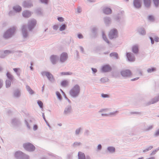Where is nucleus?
I'll use <instances>...</instances> for the list:
<instances>
[{"instance_id":"nucleus-37","label":"nucleus","mask_w":159,"mask_h":159,"mask_svg":"<svg viewBox=\"0 0 159 159\" xmlns=\"http://www.w3.org/2000/svg\"><path fill=\"white\" fill-rule=\"evenodd\" d=\"M72 74L71 72H63L61 73V75H70Z\"/></svg>"},{"instance_id":"nucleus-8","label":"nucleus","mask_w":159,"mask_h":159,"mask_svg":"<svg viewBox=\"0 0 159 159\" xmlns=\"http://www.w3.org/2000/svg\"><path fill=\"white\" fill-rule=\"evenodd\" d=\"M7 75L8 78L10 80H7L6 82V88L10 87L11 85V81L13 79V77L9 73L7 72Z\"/></svg>"},{"instance_id":"nucleus-19","label":"nucleus","mask_w":159,"mask_h":159,"mask_svg":"<svg viewBox=\"0 0 159 159\" xmlns=\"http://www.w3.org/2000/svg\"><path fill=\"white\" fill-rule=\"evenodd\" d=\"M103 12L105 14H108L111 13V9L108 7H104L103 10Z\"/></svg>"},{"instance_id":"nucleus-62","label":"nucleus","mask_w":159,"mask_h":159,"mask_svg":"<svg viewBox=\"0 0 159 159\" xmlns=\"http://www.w3.org/2000/svg\"><path fill=\"white\" fill-rule=\"evenodd\" d=\"M155 135L156 136H158L159 135V129L156 132L155 134Z\"/></svg>"},{"instance_id":"nucleus-18","label":"nucleus","mask_w":159,"mask_h":159,"mask_svg":"<svg viewBox=\"0 0 159 159\" xmlns=\"http://www.w3.org/2000/svg\"><path fill=\"white\" fill-rule=\"evenodd\" d=\"M102 72H107L110 71L111 70V68L109 65H106L102 67Z\"/></svg>"},{"instance_id":"nucleus-7","label":"nucleus","mask_w":159,"mask_h":159,"mask_svg":"<svg viewBox=\"0 0 159 159\" xmlns=\"http://www.w3.org/2000/svg\"><path fill=\"white\" fill-rule=\"evenodd\" d=\"M36 24V21L34 19H32L29 20L28 23V28L30 30H31L35 26Z\"/></svg>"},{"instance_id":"nucleus-15","label":"nucleus","mask_w":159,"mask_h":159,"mask_svg":"<svg viewBox=\"0 0 159 159\" xmlns=\"http://www.w3.org/2000/svg\"><path fill=\"white\" fill-rule=\"evenodd\" d=\"M58 59L59 57L56 55H52L50 57V60L53 64H56Z\"/></svg>"},{"instance_id":"nucleus-51","label":"nucleus","mask_w":159,"mask_h":159,"mask_svg":"<svg viewBox=\"0 0 159 159\" xmlns=\"http://www.w3.org/2000/svg\"><path fill=\"white\" fill-rule=\"evenodd\" d=\"M25 122L28 128L29 129H30L31 127L29 125V122H28L26 120H25Z\"/></svg>"},{"instance_id":"nucleus-31","label":"nucleus","mask_w":159,"mask_h":159,"mask_svg":"<svg viewBox=\"0 0 159 159\" xmlns=\"http://www.w3.org/2000/svg\"><path fill=\"white\" fill-rule=\"evenodd\" d=\"M158 101H159V96L155 98L154 99H153L152 102H151L150 104H153Z\"/></svg>"},{"instance_id":"nucleus-63","label":"nucleus","mask_w":159,"mask_h":159,"mask_svg":"<svg viewBox=\"0 0 159 159\" xmlns=\"http://www.w3.org/2000/svg\"><path fill=\"white\" fill-rule=\"evenodd\" d=\"M102 148V146L101 144H99L98 146V150H100Z\"/></svg>"},{"instance_id":"nucleus-24","label":"nucleus","mask_w":159,"mask_h":159,"mask_svg":"<svg viewBox=\"0 0 159 159\" xmlns=\"http://www.w3.org/2000/svg\"><path fill=\"white\" fill-rule=\"evenodd\" d=\"M20 92L19 89L16 90L14 92V96L15 97H18L20 95Z\"/></svg>"},{"instance_id":"nucleus-11","label":"nucleus","mask_w":159,"mask_h":159,"mask_svg":"<svg viewBox=\"0 0 159 159\" xmlns=\"http://www.w3.org/2000/svg\"><path fill=\"white\" fill-rule=\"evenodd\" d=\"M121 75L125 77H130L132 75V73L129 70H122L121 72Z\"/></svg>"},{"instance_id":"nucleus-59","label":"nucleus","mask_w":159,"mask_h":159,"mask_svg":"<svg viewBox=\"0 0 159 159\" xmlns=\"http://www.w3.org/2000/svg\"><path fill=\"white\" fill-rule=\"evenodd\" d=\"M38 129V126L36 125H34L33 127V129L34 130H36Z\"/></svg>"},{"instance_id":"nucleus-55","label":"nucleus","mask_w":159,"mask_h":159,"mask_svg":"<svg viewBox=\"0 0 159 159\" xmlns=\"http://www.w3.org/2000/svg\"><path fill=\"white\" fill-rule=\"evenodd\" d=\"M53 29L55 30H57L58 28V26L57 25H55L53 26Z\"/></svg>"},{"instance_id":"nucleus-57","label":"nucleus","mask_w":159,"mask_h":159,"mask_svg":"<svg viewBox=\"0 0 159 159\" xmlns=\"http://www.w3.org/2000/svg\"><path fill=\"white\" fill-rule=\"evenodd\" d=\"M80 144V143H78V142H75V143H74V145L75 146H76L77 145H79Z\"/></svg>"},{"instance_id":"nucleus-52","label":"nucleus","mask_w":159,"mask_h":159,"mask_svg":"<svg viewBox=\"0 0 159 159\" xmlns=\"http://www.w3.org/2000/svg\"><path fill=\"white\" fill-rule=\"evenodd\" d=\"M78 37L80 39H82L83 38V35L80 34H78Z\"/></svg>"},{"instance_id":"nucleus-40","label":"nucleus","mask_w":159,"mask_h":159,"mask_svg":"<svg viewBox=\"0 0 159 159\" xmlns=\"http://www.w3.org/2000/svg\"><path fill=\"white\" fill-rule=\"evenodd\" d=\"M56 93V95H57L58 98H59V100H61L62 98V97H61V96L60 93L59 92H57Z\"/></svg>"},{"instance_id":"nucleus-5","label":"nucleus","mask_w":159,"mask_h":159,"mask_svg":"<svg viewBox=\"0 0 159 159\" xmlns=\"http://www.w3.org/2000/svg\"><path fill=\"white\" fill-rule=\"evenodd\" d=\"M23 147L25 150L29 151H33L35 149V147L30 143L24 144Z\"/></svg>"},{"instance_id":"nucleus-3","label":"nucleus","mask_w":159,"mask_h":159,"mask_svg":"<svg viewBox=\"0 0 159 159\" xmlns=\"http://www.w3.org/2000/svg\"><path fill=\"white\" fill-rule=\"evenodd\" d=\"M109 111V110L108 109H102L101 110L99 111V112H103L104 113H102V116H108L111 115H115L117 114L118 111H116L114 112H110L109 113H106V112H108Z\"/></svg>"},{"instance_id":"nucleus-49","label":"nucleus","mask_w":159,"mask_h":159,"mask_svg":"<svg viewBox=\"0 0 159 159\" xmlns=\"http://www.w3.org/2000/svg\"><path fill=\"white\" fill-rule=\"evenodd\" d=\"M101 96L102 97L104 98L109 97V96L108 95L106 94H101Z\"/></svg>"},{"instance_id":"nucleus-46","label":"nucleus","mask_w":159,"mask_h":159,"mask_svg":"<svg viewBox=\"0 0 159 159\" xmlns=\"http://www.w3.org/2000/svg\"><path fill=\"white\" fill-rule=\"evenodd\" d=\"M57 20L61 22H62L64 21V19L63 17H58L57 18Z\"/></svg>"},{"instance_id":"nucleus-54","label":"nucleus","mask_w":159,"mask_h":159,"mask_svg":"<svg viewBox=\"0 0 159 159\" xmlns=\"http://www.w3.org/2000/svg\"><path fill=\"white\" fill-rule=\"evenodd\" d=\"M96 30H97V29L95 27H93L92 29V32L93 33H95V32H96Z\"/></svg>"},{"instance_id":"nucleus-9","label":"nucleus","mask_w":159,"mask_h":159,"mask_svg":"<svg viewBox=\"0 0 159 159\" xmlns=\"http://www.w3.org/2000/svg\"><path fill=\"white\" fill-rule=\"evenodd\" d=\"M110 39L116 38L118 36V33L117 30L115 29L112 30L110 31L109 34Z\"/></svg>"},{"instance_id":"nucleus-53","label":"nucleus","mask_w":159,"mask_h":159,"mask_svg":"<svg viewBox=\"0 0 159 159\" xmlns=\"http://www.w3.org/2000/svg\"><path fill=\"white\" fill-rule=\"evenodd\" d=\"M81 129V128H79L77 129L76 130V134H78L79 133Z\"/></svg>"},{"instance_id":"nucleus-14","label":"nucleus","mask_w":159,"mask_h":159,"mask_svg":"<svg viewBox=\"0 0 159 159\" xmlns=\"http://www.w3.org/2000/svg\"><path fill=\"white\" fill-rule=\"evenodd\" d=\"M68 55L67 53L63 52L62 53L60 57V60L61 62H64L67 59Z\"/></svg>"},{"instance_id":"nucleus-17","label":"nucleus","mask_w":159,"mask_h":159,"mask_svg":"<svg viewBox=\"0 0 159 159\" xmlns=\"http://www.w3.org/2000/svg\"><path fill=\"white\" fill-rule=\"evenodd\" d=\"M32 3L30 1H25L23 4V6L25 7H30L32 6Z\"/></svg>"},{"instance_id":"nucleus-45","label":"nucleus","mask_w":159,"mask_h":159,"mask_svg":"<svg viewBox=\"0 0 159 159\" xmlns=\"http://www.w3.org/2000/svg\"><path fill=\"white\" fill-rule=\"evenodd\" d=\"M148 19L150 21H152L154 20V17L152 16H149Z\"/></svg>"},{"instance_id":"nucleus-23","label":"nucleus","mask_w":159,"mask_h":159,"mask_svg":"<svg viewBox=\"0 0 159 159\" xmlns=\"http://www.w3.org/2000/svg\"><path fill=\"white\" fill-rule=\"evenodd\" d=\"M13 9L16 12H19L21 11V8L20 6L16 5L13 7Z\"/></svg>"},{"instance_id":"nucleus-35","label":"nucleus","mask_w":159,"mask_h":159,"mask_svg":"<svg viewBox=\"0 0 159 159\" xmlns=\"http://www.w3.org/2000/svg\"><path fill=\"white\" fill-rule=\"evenodd\" d=\"M153 1L156 7L159 6V0H153Z\"/></svg>"},{"instance_id":"nucleus-58","label":"nucleus","mask_w":159,"mask_h":159,"mask_svg":"<svg viewBox=\"0 0 159 159\" xmlns=\"http://www.w3.org/2000/svg\"><path fill=\"white\" fill-rule=\"evenodd\" d=\"M159 149H157V150H155L153 151L152 152V153H151V155H152L156 153V152L157 151H158V150Z\"/></svg>"},{"instance_id":"nucleus-39","label":"nucleus","mask_w":159,"mask_h":159,"mask_svg":"<svg viewBox=\"0 0 159 159\" xmlns=\"http://www.w3.org/2000/svg\"><path fill=\"white\" fill-rule=\"evenodd\" d=\"M156 70V69L155 68H151L148 69L147 71L149 73H151L152 72L155 71Z\"/></svg>"},{"instance_id":"nucleus-4","label":"nucleus","mask_w":159,"mask_h":159,"mask_svg":"<svg viewBox=\"0 0 159 159\" xmlns=\"http://www.w3.org/2000/svg\"><path fill=\"white\" fill-rule=\"evenodd\" d=\"M15 156L18 159H29V156L21 152L18 151L16 152Z\"/></svg>"},{"instance_id":"nucleus-60","label":"nucleus","mask_w":159,"mask_h":159,"mask_svg":"<svg viewBox=\"0 0 159 159\" xmlns=\"http://www.w3.org/2000/svg\"><path fill=\"white\" fill-rule=\"evenodd\" d=\"M2 85H3L2 80H0V89L2 87Z\"/></svg>"},{"instance_id":"nucleus-30","label":"nucleus","mask_w":159,"mask_h":159,"mask_svg":"<svg viewBox=\"0 0 159 159\" xmlns=\"http://www.w3.org/2000/svg\"><path fill=\"white\" fill-rule=\"evenodd\" d=\"M11 52L9 50H6L4 52V54H5V55L3 56V55H1L0 57L1 58H4V57L6 56L7 54L11 53Z\"/></svg>"},{"instance_id":"nucleus-22","label":"nucleus","mask_w":159,"mask_h":159,"mask_svg":"<svg viewBox=\"0 0 159 159\" xmlns=\"http://www.w3.org/2000/svg\"><path fill=\"white\" fill-rule=\"evenodd\" d=\"M145 6L147 7H149L151 5V0H143Z\"/></svg>"},{"instance_id":"nucleus-42","label":"nucleus","mask_w":159,"mask_h":159,"mask_svg":"<svg viewBox=\"0 0 159 159\" xmlns=\"http://www.w3.org/2000/svg\"><path fill=\"white\" fill-rule=\"evenodd\" d=\"M38 103L40 107L42 109H43V103L42 102L40 101H39L38 102Z\"/></svg>"},{"instance_id":"nucleus-6","label":"nucleus","mask_w":159,"mask_h":159,"mask_svg":"<svg viewBox=\"0 0 159 159\" xmlns=\"http://www.w3.org/2000/svg\"><path fill=\"white\" fill-rule=\"evenodd\" d=\"M43 76H46L48 79L52 82H54L55 80L53 75L49 72L47 71H43L42 72Z\"/></svg>"},{"instance_id":"nucleus-1","label":"nucleus","mask_w":159,"mask_h":159,"mask_svg":"<svg viewBox=\"0 0 159 159\" xmlns=\"http://www.w3.org/2000/svg\"><path fill=\"white\" fill-rule=\"evenodd\" d=\"M80 92V87L78 84L74 85L70 91V95L73 97H76L79 95Z\"/></svg>"},{"instance_id":"nucleus-28","label":"nucleus","mask_w":159,"mask_h":159,"mask_svg":"<svg viewBox=\"0 0 159 159\" xmlns=\"http://www.w3.org/2000/svg\"><path fill=\"white\" fill-rule=\"evenodd\" d=\"M69 84V82L67 80L62 81L61 83V85L63 87H66Z\"/></svg>"},{"instance_id":"nucleus-26","label":"nucleus","mask_w":159,"mask_h":159,"mask_svg":"<svg viewBox=\"0 0 159 159\" xmlns=\"http://www.w3.org/2000/svg\"><path fill=\"white\" fill-rule=\"evenodd\" d=\"M133 52L134 53H137L138 51V47L137 45H135L133 46L132 48Z\"/></svg>"},{"instance_id":"nucleus-61","label":"nucleus","mask_w":159,"mask_h":159,"mask_svg":"<svg viewBox=\"0 0 159 159\" xmlns=\"http://www.w3.org/2000/svg\"><path fill=\"white\" fill-rule=\"evenodd\" d=\"M154 40L157 42H158L159 41V38L157 37H155L154 38Z\"/></svg>"},{"instance_id":"nucleus-27","label":"nucleus","mask_w":159,"mask_h":159,"mask_svg":"<svg viewBox=\"0 0 159 159\" xmlns=\"http://www.w3.org/2000/svg\"><path fill=\"white\" fill-rule=\"evenodd\" d=\"M107 150L111 153H113L115 152V148L113 147H108Z\"/></svg>"},{"instance_id":"nucleus-36","label":"nucleus","mask_w":159,"mask_h":159,"mask_svg":"<svg viewBox=\"0 0 159 159\" xmlns=\"http://www.w3.org/2000/svg\"><path fill=\"white\" fill-rule=\"evenodd\" d=\"M66 27V25L65 24L63 25L60 28L59 30L61 31H62L65 30Z\"/></svg>"},{"instance_id":"nucleus-41","label":"nucleus","mask_w":159,"mask_h":159,"mask_svg":"<svg viewBox=\"0 0 159 159\" xmlns=\"http://www.w3.org/2000/svg\"><path fill=\"white\" fill-rule=\"evenodd\" d=\"M108 79L106 78H103L101 79V81L102 83H105L108 81Z\"/></svg>"},{"instance_id":"nucleus-47","label":"nucleus","mask_w":159,"mask_h":159,"mask_svg":"<svg viewBox=\"0 0 159 159\" xmlns=\"http://www.w3.org/2000/svg\"><path fill=\"white\" fill-rule=\"evenodd\" d=\"M41 2L44 3L45 4H47L48 3V0H40Z\"/></svg>"},{"instance_id":"nucleus-29","label":"nucleus","mask_w":159,"mask_h":159,"mask_svg":"<svg viewBox=\"0 0 159 159\" xmlns=\"http://www.w3.org/2000/svg\"><path fill=\"white\" fill-rule=\"evenodd\" d=\"M26 88L30 94H32L34 93V91L31 89L30 87L28 86H26Z\"/></svg>"},{"instance_id":"nucleus-21","label":"nucleus","mask_w":159,"mask_h":159,"mask_svg":"<svg viewBox=\"0 0 159 159\" xmlns=\"http://www.w3.org/2000/svg\"><path fill=\"white\" fill-rule=\"evenodd\" d=\"M79 159H85V156L84 153L79 152L78 153ZM86 159H90L89 157H87Z\"/></svg>"},{"instance_id":"nucleus-50","label":"nucleus","mask_w":159,"mask_h":159,"mask_svg":"<svg viewBox=\"0 0 159 159\" xmlns=\"http://www.w3.org/2000/svg\"><path fill=\"white\" fill-rule=\"evenodd\" d=\"M15 14V12L13 11H11L9 13V15L10 16H12Z\"/></svg>"},{"instance_id":"nucleus-33","label":"nucleus","mask_w":159,"mask_h":159,"mask_svg":"<svg viewBox=\"0 0 159 159\" xmlns=\"http://www.w3.org/2000/svg\"><path fill=\"white\" fill-rule=\"evenodd\" d=\"M104 21L106 24H108L111 22L110 19L109 17H106L104 18Z\"/></svg>"},{"instance_id":"nucleus-44","label":"nucleus","mask_w":159,"mask_h":159,"mask_svg":"<svg viewBox=\"0 0 159 159\" xmlns=\"http://www.w3.org/2000/svg\"><path fill=\"white\" fill-rule=\"evenodd\" d=\"M76 10L77 13H80L82 11L81 8L80 7H77L76 9Z\"/></svg>"},{"instance_id":"nucleus-56","label":"nucleus","mask_w":159,"mask_h":159,"mask_svg":"<svg viewBox=\"0 0 159 159\" xmlns=\"http://www.w3.org/2000/svg\"><path fill=\"white\" fill-rule=\"evenodd\" d=\"M153 127V126L152 125H150L149 126L148 128L144 130H148L151 129H152Z\"/></svg>"},{"instance_id":"nucleus-12","label":"nucleus","mask_w":159,"mask_h":159,"mask_svg":"<svg viewBox=\"0 0 159 159\" xmlns=\"http://www.w3.org/2000/svg\"><path fill=\"white\" fill-rule=\"evenodd\" d=\"M133 3L134 7L136 8H139L141 7V6L142 0H134Z\"/></svg>"},{"instance_id":"nucleus-25","label":"nucleus","mask_w":159,"mask_h":159,"mask_svg":"<svg viewBox=\"0 0 159 159\" xmlns=\"http://www.w3.org/2000/svg\"><path fill=\"white\" fill-rule=\"evenodd\" d=\"M138 31L141 35H145L146 34V31L143 28H140L139 29Z\"/></svg>"},{"instance_id":"nucleus-64","label":"nucleus","mask_w":159,"mask_h":159,"mask_svg":"<svg viewBox=\"0 0 159 159\" xmlns=\"http://www.w3.org/2000/svg\"><path fill=\"white\" fill-rule=\"evenodd\" d=\"M150 38L151 40V42L152 44H153L154 43V41L153 39L151 37H150Z\"/></svg>"},{"instance_id":"nucleus-43","label":"nucleus","mask_w":159,"mask_h":159,"mask_svg":"<svg viewBox=\"0 0 159 159\" xmlns=\"http://www.w3.org/2000/svg\"><path fill=\"white\" fill-rule=\"evenodd\" d=\"M18 122L17 120L16 119H13L12 120V123L14 125H17Z\"/></svg>"},{"instance_id":"nucleus-38","label":"nucleus","mask_w":159,"mask_h":159,"mask_svg":"<svg viewBox=\"0 0 159 159\" xmlns=\"http://www.w3.org/2000/svg\"><path fill=\"white\" fill-rule=\"evenodd\" d=\"M14 70L16 73L17 75L18 76L20 75V69H17V68H14L13 69Z\"/></svg>"},{"instance_id":"nucleus-2","label":"nucleus","mask_w":159,"mask_h":159,"mask_svg":"<svg viewBox=\"0 0 159 159\" xmlns=\"http://www.w3.org/2000/svg\"><path fill=\"white\" fill-rule=\"evenodd\" d=\"M16 30L15 27H13L7 30L4 34L3 37L6 39L11 37L14 35Z\"/></svg>"},{"instance_id":"nucleus-10","label":"nucleus","mask_w":159,"mask_h":159,"mask_svg":"<svg viewBox=\"0 0 159 159\" xmlns=\"http://www.w3.org/2000/svg\"><path fill=\"white\" fill-rule=\"evenodd\" d=\"M26 27V25H23L22 27V34L24 39L27 38L29 35V33Z\"/></svg>"},{"instance_id":"nucleus-34","label":"nucleus","mask_w":159,"mask_h":159,"mask_svg":"<svg viewBox=\"0 0 159 159\" xmlns=\"http://www.w3.org/2000/svg\"><path fill=\"white\" fill-rule=\"evenodd\" d=\"M102 38L103 39L104 41H105L107 43H109V41L107 39V38H106V36H105L104 33L103 32H102Z\"/></svg>"},{"instance_id":"nucleus-20","label":"nucleus","mask_w":159,"mask_h":159,"mask_svg":"<svg viewBox=\"0 0 159 159\" xmlns=\"http://www.w3.org/2000/svg\"><path fill=\"white\" fill-rule=\"evenodd\" d=\"M31 14V13L27 11H24L22 13L23 16L25 17H28L30 16Z\"/></svg>"},{"instance_id":"nucleus-32","label":"nucleus","mask_w":159,"mask_h":159,"mask_svg":"<svg viewBox=\"0 0 159 159\" xmlns=\"http://www.w3.org/2000/svg\"><path fill=\"white\" fill-rule=\"evenodd\" d=\"M110 56L111 57H113L116 58H118V54L115 52L112 53L110 54Z\"/></svg>"},{"instance_id":"nucleus-48","label":"nucleus","mask_w":159,"mask_h":159,"mask_svg":"<svg viewBox=\"0 0 159 159\" xmlns=\"http://www.w3.org/2000/svg\"><path fill=\"white\" fill-rule=\"evenodd\" d=\"M153 147H152V146H150V147H149L147 149H145V150H144L143 151V152H146L147 151H148V150H151V149H152V148Z\"/></svg>"},{"instance_id":"nucleus-16","label":"nucleus","mask_w":159,"mask_h":159,"mask_svg":"<svg viewBox=\"0 0 159 159\" xmlns=\"http://www.w3.org/2000/svg\"><path fill=\"white\" fill-rule=\"evenodd\" d=\"M72 111L71 107L70 106H67L64 110V113L65 115H67L70 113Z\"/></svg>"},{"instance_id":"nucleus-13","label":"nucleus","mask_w":159,"mask_h":159,"mask_svg":"<svg viewBox=\"0 0 159 159\" xmlns=\"http://www.w3.org/2000/svg\"><path fill=\"white\" fill-rule=\"evenodd\" d=\"M126 56L129 61L133 62L135 60V58L133 54L130 52L127 53Z\"/></svg>"}]
</instances>
